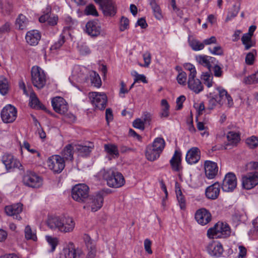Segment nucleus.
<instances>
[{"mask_svg":"<svg viewBox=\"0 0 258 258\" xmlns=\"http://www.w3.org/2000/svg\"><path fill=\"white\" fill-rule=\"evenodd\" d=\"M102 176L103 179L106 181L108 186L111 187H120L125 182L123 175L114 168L104 169Z\"/></svg>","mask_w":258,"mask_h":258,"instance_id":"obj_1","label":"nucleus"},{"mask_svg":"<svg viewBox=\"0 0 258 258\" xmlns=\"http://www.w3.org/2000/svg\"><path fill=\"white\" fill-rule=\"evenodd\" d=\"M230 228L227 223L218 222L207 231L210 238H226L230 235Z\"/></svg>","mask_w":258,"mask_h":258,"instance_id":"obj_2","label":"nucleus"},{"mask_svg":"<svg viewBox=\"0 0 258 258\" xmlns=\"http://www.w3.org/2000/svg\"><path fill=\"white\" fill-rule=\"evenodd\" d=\"M89 187L84 183L75 185L72 189V198L79 203H85L89 197Z\"/></svg>","mask_w":258,"mask_h":258,"instance_id":"obj_3","label":"nucleus"},{"mask_svg":"<svg viewBox=\"0 0 258 258\" xmlns=\"http://www.w3.org/2000/svg\"><path fill=\"white\" fill-rule=\"evenodd\" d=\"M31 81L34 87L38 89L43 88L46 84V75L44 71L38 66L31 69Z\"/></svg>","mask_w":258,"mask_h":258,"instance_id":"obj_4","label":"nucleus"},{"mask_svg":"<svg viewBox=\"0 0 258 258\" xmlns=\"http://www.w3.org/2000/svg\"><path fill=\"white\" fill-rule=\"evenodd\" d=\"M105 194L104 191H100L94 195L89 196L86 202V207L90 208L93 212L97 211L103 206Z\"/></svg>","mask_w":258,"mask_h":258,"instance_id":"obj_5","label":"nucleus"},{"mask_svg":"<svg viewBox=\"0 0 258 258\" xmlns=\"http://www.w3.org/2000/svg\"><path fill=\"white\" fill-rule=\"evenodd\" d=\"M106 17H113L116 13L117 8L113 0H94Z\"/></svg>","mask_w":258,"mask_h":258,"instance_id":"obj_6","label":"nucleus"},{"mask_svg":"<svg viewBox=\"0 0 258 258\" xmlns=\"http://www.w3.org/2000/svg\"><path fill=\"white\" fill-rule=\"evenodd\" d=\"M89 97L93 105L99 110H104L106 106L107 96L103 93L91 92Z\"/></svg>","mask_w":258,"mask_h":258,"instance_id":"obj_7","label":"nucleus"},{"mask_svg":"<svg viewBox=\"0 0 258 258\" xmlns=\"http://www.w3.org/2000/svg\"><path fill=\"white\" fill-rule=\"evenodd\" d=\"M17 110L15 107L8 104L1 111V115L2 120L6 123H12L16 119Z\"/></svg>","mask_w":258,"mask_h":258,"instance_id":"obj_8","label":"nucleus"},{"mask_svg":"<svg viewBox=\"0 0 258 258\" xmlns=\"http://www.w3.org/2000/svg\"><path fill=\"white\" fill-rule=\"evenodd\" d=\"M24 184L32 188H39L42 184L41 178L33 172L28 171L23 178Z\"/></svg>","mask_w":258,"mask_h":258,"instance_id":"obj_9","label":"nucleus"},{"mask_svg":"<svg viewBox=\"0 0 258 258\" xmlns=\"http://www.w3.org/2000/svg\"><path fill=\"white\" fill-rule=\"evenodd\" d=\"M49 168L54 173H59L65 166L64 160L59 155L53 156L47 161Z\"/></svg>","mask_w":258,"mask_h":258,"instance_id":"obj_10","label":"nucleus"},{"mask_svg":"<svg viewBox=\"0 0 258 258\" xmlns=\"http://www.w3.org/2000/svg\"><path fill=\"white\" fill-rule=\"evenodd\" d=\"M237 178L236 175L233 172L227 173L223 180L221 188L222 190L226 192L232 191L236 187Z\"/></svg>","mask_w":258,"mask_h":258,"instance_id":"obj_11","label":"nucleus"},{"mask_svg":"<svg viewBox=\"0 0 258 258\" xmlns=\"http://www.w3.org/2000/svg\"><path fill=\"white\" fill-rule=\"evenodd\" d=\"M51 105L53 110L60 114H64L68 111V103L61 97L56 96L52 98Z\"/></svg>","mask_w":258,"mask_h":258,"instance_id":"obj_12","label":"nucleus"},{"mask_svg":"<svg viewBox=\"0 0 258 258\" xmlns=\"http://www.w3.org/2000/svg\"><path fill=\"white\" fill-rule=\"evenodd\" d=\"M258 184V173H249L242 177V187L246 189H250Z\"/></svg>","mask_w":258,"mask_h":258,"instance_id":"obj_13","label":"nucleus"},{"mask_svg":"<svg viewBox=\"0 0 258 258\" xmlns=\"http://www.w3.org/2000/svg\"><path fill=\"white\" fill-rule=\"evenodd\" d=\"M2 162L5 164L6 169L9 171L14 168L23 170L20 161L10 154H5L2 157Z\"/></svg>","mask_w":258,"mask_h":258,"instance_id":"obj_14","label":"nucleus"},{"mask_svg":"<svg viewBox=\"0 0 258 258\" xmlns=\"http://www.w3.org/2000/svg\"><path fill=\"white\" fill-rule=\"evenodd\" d=\"M86 33L93 38L100 35L102 32L100 23L98 21H90L86 24Z\"/></svg>","mask_w":258,"mask_h":258,"instance_id":"obj_15","label":"nucleus"},{"mask_svg":"<svg viewBox=\"0 0 258 258\" xmlns=\"http://www.w3.org/2000/svg\"><path fill=\"white\" fill-rule=\"evenodd\" d=\"M195 219L199 224L205 225L211 220V215L208 210L202 208L196 212Z\"/></svg>","mask_w":258,"mask_h":258,"instance_id":"obj_16","label":"nucleus"},{"mask_svg":"<svg viewBox=\"0 0 258 258\" xmlns=\"http://www.w3.org/2000/svg\"><path fill=\"white\" fill-rule=\"evenodd\" d=\"M84 240L87 249L85 258H96L97 249L95 242L88 235H85Z\"/></svg>","mask_w":258,"mask_h":258,"instance_id":"obj_17","label":"nucleus"},{"mask_svg":"<svg viewBox=\"0 0 258 258\" xmlns=\"http://www.w3.org/2000/svg\"><path fill=\"white\" fill-rule=\"evenodd\" d=\"M201 158V151L197 147H192L187 152L185 160L189 164L197 163Z\"/></svg>","mask_w":258,"mask_h":258,"instance_id":"obj_18","label":"nucleus"},{"mask_svg":"<svg viewBox=\"0 0 258 258\" xmlns=\"http://www.w3.org/2000/svg\"><path fill=\"white\" fill-rule=\"evenodd\" d=\"M207 251L211 256L219 257L223 253V248L221 243L213 242L208 245Z\"/></svg>","mask_w":258,"mask_h":258,"instance_id":"obj_19","label":"nucleus"},{"mask_svg":"<svg viewBox=\"0 0 258 258\" xmlns=\"http://www.w3.org/2000/svg\"><path fill=\"white\" fill-rule=\"evenodd\" d=\"M206 176L209 179H213L217 175L218 168L217 164L211 161H206L204 164Z\"/></svg>","mask_w":258,"mask_h":258,"instance_id":"obj_20","label":"nucleus"},{"mask_svg":"<svg viewBox=\"0 0 258 258\" xmlns=\"http://www.w3.org/2000/svg\"><path fill=\"white\" fill-rule=\"evenodd\" d=\"M196 75H190L188 79V87L195 93L198 94L203 90V86L199 79H195Z\"/></svg>","mask_w":258,"mask_h":258,"instance_id":"obj_21","label":"nucleus"},{"mask_svg":"<svg viewBox=\"0 0 258 258\" xmlns=\"http://www.w3.org/2000/svg\"><path fill=\"white\" fill-rule=\"evenodd\" d=\"M75 226V223L70 217H63L61 219L60 231L64 233L72 232Z\"/></svg>","mask_w":258,"mask_h":258,"instance_id":"obj_22","label":"nucleus"},{"mask_svg":"<svg viewBox=\"0 0 258 258\" xmlns=\"http://www.w3.org/2000/svg\"><path fill=\"white\" fill-rule=\"evenodd\" d=\"M196 61L200 64L211 70L212 64L216 60L215 57L205 55H198L196 56Z\"/></svg>","mask_w":258,"mask_h":258,"instance_id":"obj_23","label":"nucleus"},{"mask_svg":"<svg viewBox=\"0 0 258 258\" xmlns=\"http://www.w3.org/2000/svg\"><path fill=\"white\" fill-rule=\"evenodd\" d=\"M220 192V184L218 182H215L206 188V197L210 199L215 200L217 199Z\"/></svg>","mask_w":258,"mask_h":258,"instance_id":"obj_24","label":"nucleus"},{"mask_svg":"<svg viewBox=\"0 0 258 258\" xmlns=\"http://www.w3.org/2000/svg\"><path fill=\"white\" fill-rule=\"evenodd\" d=\"M25 38L28 43L31 45H36L41 38V35L38 31L34 30L28 32Z\"/></svg>","mask_w":258,"mask_h":258,"instance_id":"obj_25","label":"nucleus"},{"mask_svg":"<svg viewBox=\"0 0 258 258\" xmlns=\"http://www.w3.org/2000/svg\"><path fill=\"white\" fill-rule=\"evenodd\" d=\"M47 10L48 12L39 18V22L40 23L47 22V24L50 26H54L56 25L58 17L49 13L50 9H47Z\"/></svg>","mask_w":258,"mask_h":258,"instance_id":"obj_26","label":"nucleus"},{"mask_svg":"<svg viewBox=\"0 0 258 258\" xmlns=\"http://www.w3.org/2000/svg\"><path fill=\"white\" fill-rule=\"evenodd\" d=\"M181 154L180 152L176 150L174 152V155L171 160L170 163L172 167V169L175 171H179L180 169L181 164Z\"/></svg>","mask_w":258,"mask_h":258,"instance_id":"obj_27","label":"nucleus"},{"mask_svg":"<svg viewBox=\"0 0 258 258\" xmlns=\"http://www.w3.org/2000/svg\"><path fill=\"white\" fill-rule=\"evenodd\" d=\"M62 217H50L48 218L47 225L52 230H58L60 231Z\"/></svg>","mask_w":258,"mask_h":258,"instance_id":"obj_28","label":"nucleus"},{"mask_svg":"<svg viewBox=\"0 0 258 258\" xmlns=\"http://www.w3.org/2000/svg\"><path fill=\"white\" fill-rule=\"evenodd\" d=\"M76 152L74 151V145H67L61 151V158L66 160L72 161L74 159L73 154Z\"/></svg>","mask_w":258,"mask_h":258,"instance_id":"obj_29","label":"nucleus"},{"mask_svg":"<svg viewBox=\"0 0 258 258\" xmlns=\"http://www.w3.org/2000/svg\"><path fill=\"white\" fill-rule=\"evenodd\" d=\"M161 152L151 145H148L146 148V156L149 161H153L158 159Z\"/></svg>","mask_w":258,"mask_h":258,"instance_id":"obj_30","label":"nucleus"},{"mask_svg":"<svg viewBox=\"0 0 258 258\" xmlns=\"http://www.w3.org/2000/svg\"><path fill=\"white\" fill-rule=\"evenodd\" d=\"M218 91V96H217L219 99H221L222 101L224 102V101L226 100L227 101V104L228 107H231L233 104V100L232 97L227 93V92L225 89L221 88L220 87L217 88Z\"/></svg>","mask_w":258,"mask_h":258,"instance_id":"obj_31","label":"nucleus"},{"mask_svg":"<svg viewBox=\"0 0 258 258\" xmlns=\"http://www.w3.org/2000/svg\"><path fill=\"white\" fill-rule=\"evenodd\" d=\"M92 148L90 146L82 145H74V151L80 156H87L89 155Z\"/></svg>","mask_w":258,"mask_h":258,"instance_id":"obj_32","label":"nucleus"},{"mask_svg":"<svg viewBox=\"0 0 258 258\" xmlns=\"http://www.w3.org/2000/svg\"><path fill=\"white\" fill-rule=\"evenodd\" d=\"M22 211V205L18 203L12 206H8L5 207V212L8 216H12L16 214H20Z\"/></svg>","mask_w":258,"mask_h":258,"instance_id":"obj_33","label":"nucleus"},{"mask_svg":"<svg viewBox=\"0 0 258 258\" xmlns=\"http://www.w3.org/2000/svg\"><path fill=\"white\" fill-rule=\"evenodd\" d=\"M29 104L33 108L37 109H46V107L41 103L34 92H32L30 94Z\"/></svg>","mask_w":258,"mask_h":258,"instance_id":"obj_34","label":"nucleus"},{"mask_svg":"<svg viewBox=\"0 0 258 258\" xmlns=\"http://www.w3.org/2000/svg\"><path fill=\"white\" fill-rule=\"evenodd\" d=\"M63 252L66 258H76L77 252L75 246L72 243L63 248Z\"/></svg>","mask_w":258,"mask_h":258,"instance_id":"obj_35","label":"nucleus"},{"mask_svg":"<svg viewBox=\"0 0 258 258\" xmlns=\"http://www.w3.org/2000/svg\"><path fill=\"white\" fill-rule=\"evenodd\" d=\"M227 138L228 141V143L226 145L227 146L228 145L236 146L240 141L239 135L233 131L228 132Z\"/></svg>","mask_w":258,"mask_h":258,"instance_id":"obj_36","label":"nucleus"},{"mask_svg":"<svg viewBox=\"0 0 258 258\" xmlns=\"http://www.w3.org/2000/svg\"><path fill=\"white\" fill-rule=\"evenodd\" d=\"M150 4L156 19L160 20L162 18L161 10L155 0H150Z\"/></svg>","mask_w":258,"mask_h":258,"instance_id":"obj_37","label":"nucleus"},{"mask_svg":"<svg viewBox=\"0 0 258 258\" xmlns=\"http://www.w3.org/2000/svg\"><path fill=\"white\" fill-rule=\"evenodd\" d=\"M104 149L109 155L113 156L114 158L119 156V152L117 146L113 144H105Z\"/></svg>","mask_w":258,"mask_h":258,"instance_id":"obj_38","label":"nucleus"},{"mask_svg":"<svg viewBox=\"0 0 258 258\" xmlns=\"http://www.w3.org/2000/svg\"><path fill=\"white\" fill-rule=\"evenodd\" d=\"M251 37L252 36H250V35L245 33L241 38V41L245 46V50H248L255 44V43H253L252 41Z\"/></svg>","mask_w":258,"mask_h":258,"instance_id":"obj_39","label":"nucleus"},{"mask_svg":"<svg viewBox=\"0 0 258 258\" xmlns=\"http://www.w3.org/2000/svg\"><path fill=\"white\" fill-rule=\"evenodd\" d=\"M188 43L191 48L195 51H199L204 49V44L197 39H188Z\"/></svg>","mask_w":258,"mask_h":258,"instance_id":"obj_40","label":"nucleus"},{"mask_svg":"<svg viewBox=\"0 0 258 258\" xmlns=\"http://www.w3.org/2000/svg\"><path fill=\"white\" fill-rule=\"evenodd\" d=\"M209 97L208 108L210 110L213 109L217 103L221 105L223 104V102L222 101L221 99H219L217 95L212 96V93H210Z\"/></svg>","mask_w":258,"mask_h":258,"instance_id":"obj_41","label":"nucleus"},{"mask_svg":"<svg viewBox=\"0 0 258 258\" xmlns=\"http://www.w3.org/2000/svg\"><path fill=\"white\" fill-rule=\"evenodd\" d=\"M201 79L203 80L204 83L208 87L210 88L213 85L212 79L213 76L211 73V70H208V72L203 73L201 76Z\"/></svg>","mask_w":258,"mask_h":258,"instance_id":"obj_42","label":"nucleus"},{"mask_svg":"<svg viewBox=\"0 0 258 258\" xmlns=\"http://www.w3.org/2000/svg\"><path fill=\"white\" fill-rule=\"evenodd\" d=\"M16 24L17 26H18L19 29H25L28 25L27 19L24 15L20 14L16 20Z\"/></svg>","mask_w":258,"mask_h":258,"instance_id":"obj_43","label":"nucleus"},{"mask_svg":"<svg viewBox=\"0 0 258 258\" xmlns=\"http://www.w3.org/2000/svg\"><path fill=\"white\" fill-rule=\"evenodd\" d=\"M9 90V84L7 79L4 77L0 78V93L3 95L8 93Z\"/></svg>","mask_w":258,"mask_h":258,"instance_id":"obj_44","label":"nucleus"},{"mask_svg":"<svg viewBox=\"0 0 258 258\" xmlns=\"http://www.w3.org/2000/svg\"><path fill=\"white\" fill-rule=\"evenodd\" d=\"M151 146L161 153L165 146L164 140L163 138H157Z\"/></svg>","mask_w":258,"mask_h":258,"instance_id":"obj_45","label":"nucleus"},{"mask_svg":"<svg viewBox=\"0 0 258 258\" xmlns=\"http://www.w3.org/2000/svg\"><path fill=\"white\" fill-rule=\"evenodd\" d=\"M177 199L181 210H185L186 208V201L184 197L182 194L181 190L179 189L176 191Z\"/></svg>","mask_w":258,"mask_h":258,"instance_id":"obj_46","label":"nucleus"},{"mask_svg":"<svg viewBox=\"0 0 258 258\" xmlns=\"http://www.w3.org/2000/svg\"><path fill=\"white\" fill-rule=\"evenodd\" d=\"M161 105L162 109L160 115L161 117H167L169 116V105L165 99H163L161 101Z\"/></svg>","mask_w":258,"mask_h":258,"instance_id":"obj_47","label":"nucleus"},{"mask_svg":"<svg viewBox=\"0 0 258 258\" xmlns=\"http://www.w3.org/2000/svg\"><path fill=\"white\" fill-rule=\"evenodd\" d=\"M91 83L96 87H100L101 85V80L98 74L93 72L90 75Z\"/></svg>","mask_w":258,"mask_h":258,"instance_id":"obj_48","label":"nucleus"},{"mask_svg":"<svg viewBox=\"0 0 258 258\" xmlns=\"http://www.w3.org/2000/svg\"><path fill=\"white\" fill-rule=\"evenodd\" d=\"M25 236L27 240L31 239L33 241L37 240L36 233L33 232L29 225H27L25 229Z\"/></svg>","mask_w":258,"mask_h":258,"instance_id":"obj_49","label":"nucleus"},{"mask_svg":"<svg viewBox=\"0 0 258 258\" xmlns=\"http://www.w3.org/2000/svg\"><path fill=\"white\" fill-rule=\"evenodd\" d=\"M84 14L86 15H92L95 17L98 16L97 10L93 4H89L86 7Z\"/></svg>","mask_w":258,"mask_h":258,"instance_id":"obj_50","label":"nucleus"},{"mask_svg":"<svg viewBox=\"0 0 258 258\" xmlns=\"http://www.w3.org/2000/svg\"><path fill=\"white\" fill-rule=\"evenodd\" d=\"M245 142L250 148L254 149L258 146V138L252 136L247 138Z\"/></svg>","mask_w":258,"mask_h":258,"instance_id":"obj_51","label":"nucleus"},{"mask_svg":"<svg viewBox=\"0 0 258 258\" xmlns=\"http://www.w3.org/2000/svg\"><path fill=\"white\" fill-rule=\"evenodd\" d=\"M240 10L239 4H235L233 5V9L229 12L226 19V21H228L231 19L235 17Z\"/></svg>","mask_w":258,"mask_h":258,"instance_id":"obj_52","label":"nucleus"},{"mask_svg":"<svg viewBox=\"0 0 258 258\" xmlns=\"http://www.w3.org/2000/svg\"><path fill=\"white\" fill-rule=\"evenodd\" d=\"M65 37L63 35H60L59 39L55 42L50 47V50H57L59 49L64 43Z\"/></svg>","mask_w":258,"mask_h":258,"instance_id":"obj_53","label":"nucleus"},{"mask_svg":"<svg viewBox=\"0 0 258 258\" xmlns=\"http://www.w3.org/2000/svg\"><path fill=\"white\" fill-rule=\"evenodd\" d=\"M129 20L127 18L122 16L120 22V31H124L128 29L129 28Z\"/></svg>","mask_w":258,"mask_h":258,"instance_id":"obj_54","label":"nucleus"},{"mask_svg":"<svg viewBox=\"0 0 258 258\" xmlns=\"http://www.w3.org/2000/svg\"><path fill=\"white\" fill-rule=\"evenodd\" d=\"M243 215L239 211H235L232 216V220L236 224L238 225L241 221Z\"/></svg>","mask_w":258,"mask_h":258,"instance_id":"obj_55","label":"nucleus"},{"mask_svg":"<svg viewBox=\"0 0 258 258\" xmlns=\"http://www.w3.org/2000/svg\"><path fill=\"white\" fill-rule=\"evenodd\" d=\"M177 82L182 85H185L187 79V74L184 72H181L179 73L176 78Z\"/></svg>","mask_w":258,"mask_h":258,"instance_id":"obj_56","label":"nucleus"},{"mask_svg":"<svg viewBox=\"0 0 258 258\" xmlns=\"http://www.w3.org/2000/svg\"><path fill=\"white\" fill-rule=\"evenodd\" d=\"M256 50L253 49L251 52L248 53L245 57V62L248 65H252L254 60V53H256Z\"/></svg>","mask_w":258,"mask_h":258,"instance_id":"obj_57","label":"nucleus"},{"mask_svg":"<svg viewBox=\"0 0 258 258\" xmlns=\"http://www.w3.org/2000/svg\"><path fill=\"white\" fill-rule=\"evenodd\" d=\"M132 75L135 77L134 79V83L138 82L139 81H142L144 83H147L146 77L144 75H140L136 71H134L133 73H132Z\"/></svg>","mask_w":258,"mask_h":258,"instance_id":"obj_58","label":"nucleus"},{"mask_svg":"<svg viewBox=\"0 0 258 258\" xmlns=\"http://www.w3.org/2000/svg\"><path fill=\"white\" fill-rule=\"evenodd\" d=\"M133 125L134 127L143 131L145 129L144 122L140 118H137L133 122Z\"/></svg>","mask_w":258,"mask_h":258,"instance_id":"obj_59","label":"nucleus"},{"mask_svg":"<svg viewBox=\"0 0 258 258\" xmlns=\"http://www.w3.org/2000/svg\"><path fill=\"white\" fill-rule=\"evenodd\" d=\"M209 50L214 55H222L223 54V49L220 45L215 46L213 49L210 47Z\"/></svg>","mask_w":258,"mask_h":258,"instance_id":"obj_60","label":"nucleus"},{"mask_svg":"<svg viewBox=\"0 0 258 258\" xmlns=\"http://www.w3.org/2000/svg\"><path fill=\"white\" fill-rule=\"evenodd\" d=\"M184 68L185 70L188 71L189 72V74H188V77H190V75H196L197 72L196 70V68L194 65L190 63H186L184 64Z\"/></svg>","mask_w":258,"mask_h":258,"instance_id":"obj_61","label":"nucleus"},{"mask_svg":"<svg viewBox=\"0 0 258 258\" xmlns=\"http://www.w3.org/2000/svg\"><path fill=\"white\" fill-rule=\"evenodd\" d=\"M143 57L144 60L145 62V64H144V66L145 67H148L149 65L151 63V53L147 51L143 54Z\"/></svg>","mask_w":258,"mask_h":258,"instance_id":"obj_62","label":"nucleus"},{"mask_svg":"<svg viewBox=\"0 0 258 258\" xmlns=\"http://www.w3.org/2000/svg\"><path fill=\"white\" fill-rule=\"evenodd\" d=\"M46 238L48 243L51 246L52 251L54 250L57 245V239L49 236H46Z\"/></svg>","mask_w":258,"mask_h":258,"instance_id":"obj_63","label":"nucleus"},{"mask_svg":"<svg viewBox=\"0 0 258 258\" xmlns=\"http://www.w3.org/2000/svg\"><path fill=\"white\" fill-rule=\"evenodd\" d=\"M246 169L258 170V162L251 161L248 163L246 165Z\"/></svg>","mask_w":258,"mask_h":258,"instance_id":"obj_64","label":"nucleus"}]
</instances>
